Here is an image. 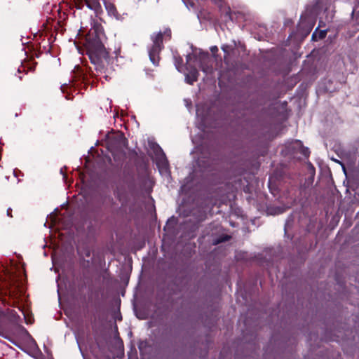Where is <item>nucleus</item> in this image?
<instances>
[{
    "label": "nucleus",
    "instance_id": "nucleus-1",
    "mask_svg": "<svg viewBox=\"0 0 359 359\" xmlns=\"http://www.w3.org/2000/svg\"><path fill=\"white\" fill-rule=\"evenodd\" d=\"M89 57L92 62L100 68L109 64V54L103 45L99 43L89 50Z\"/></svg>",
    "mask_w": 359,
    "mask_h": 359
},
{
    "label": "nucleus",
    "instance_id": "nucleus-2",
    "mask_svg": "<svg viewBox=\"0 0 359 359\" xmlns=\"http://www.w3.org/2000/svg\"><path fill=\"white\" fill-rule=\"evenodd\" d=\"M152 41L154 43L151 50L149 51V57L153 63H155V55L158 53L161 48L163 41V34L158 32L152 36Z\"/></svg>",
    "mask_w": 359,
    "mask_h": 359
},
{
    "label": "nucleus",
    "instance_id": "nucleus-3",
    "mask_svg": "<svg viewBox=\"0 0 359 359\" xmlns=\"http://www.w3.org/2000/svg\"><path fill=\"white\" fill-rule=\"evenodd\" d=\"M104 5L110 16L114 17L116 19H118L119 15L114 3L109 0H104Z\"/></svg>",
    "mask_w": 359,
    "mask_h": 359
},
{
    "label": "nucleus",
    "instance_id": "nucleus-4",
    "mask_svg": "<svg viewBox=\"0 0 359 359\" xmlns=\"http://www.w3.org/2000/svg\"><path fill=\"white\" fill-rule=\"evenodd\" d=\"M198 72L196 69H192L189 73L186 74V81L188 83L192 84L197 80Z\"/></svg>",
    "mask_w": 359,
    "mask_h": 359
},
{
    "label": "nucleus",
    "instance_id": "nucleus-5",
    "mask_svg": "<svg viewBox=\"0 0 359 359\" xmlns=\"http://www.w3.org/2000/svg\"><path fill=\"white\" fill-rule=\"evenodd\" d=\"M85 2L91 10H97L100 7V0H85Z\"/></svg>",
    "mask_w": 359,
    "mask_h": 359
},
{
    "label": "nucleus",
    "instance_id": "nucleus-6",
    "mask_svg": "<svg viewBox=\"0 0 359 359\" xmlns=\"http://www.w3.org/2000/svg\"><path fill=\"white\" fill-rule=\"evenodd\" d=\"M326 33L327 32L325 30H322V31H320L318 32H317V31H316L313 34L312 37H313V39H322L325 37Z\"/></svg>",
    "mask_w": 359,
    "mask_h": 359
},
{
    "label": "nucleus",
    "instance_id": "nucleus-7",
    "mask_svg": "<svg viewBox=\"0 0 359 359\" xmlns=\"http://www.w3.org/2000/svg\"><path fill=\"white\" fill-rule=\"evenodd\" d=\"M164 34H167V35H168V36H169V37L170 36V30L165 31V32H164Z\"/></svg>",
    "mask_w": 359,
    "mask_h": 359
},
{
    "label": "nucleus",
    "instance_id": "nucleus-8",
    "mask_svg": "<svg viewBox=\"0 0 359 359\" xmlns=\"http://www.w3.org/2000/svg\"><path fill=\"white\" fill-rule=\"evenodd\" d=\"M163 166H164L165 169L166 170L167 169V163L165 161L163 162Z\"/></svg>",
    "mask_w": 359,
    "mask_h": 359
},
{
    "label": "nucleus",
    "instance_id": "nucleus-9",
    "mask_svg": "<svg viewBox=\"0 0 359 359\" xmlns=\"http://www.w3.org/2000/svg\"><path fill=\"white\" fill-rule=\"evenodd\" d=\"M32 344H33V346H36V343H35V341H32Z\"/></svg>",
    "mask_w": 359,
    "mask_h": 359
},
{
    "label": "nucleus",
    "instance_id": "nucleus-10",
    "mask_svg": "<svg viewBox=\"0 0 359 359\" xmlns=\"http://www.w3.org/2000/svg\"><path fill=\"white\" fill-rule=\"evenodd\" d=\"M215 49H217V47H215L214 48L212 49V50H215Z\"/></svg>",
    "mask_w": 359,
    "mask_h": 359
},
{
    "label": "nucleus",
    "instance_id": "nucleus-11",
    "mask_svg": "<svg viewBox=\"0 0 359 359\" xmlns=\"http://www.w3.org/2000/svg\"><path fill=\"white\" fill-rule=\"evenodd\" d=\"M215 49H217V47H215L214 48L212 49V50H215Z\"/></svg>",
    "mask_w": 359,
    "mask_h": 359
}]
</instances>
